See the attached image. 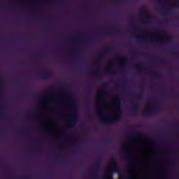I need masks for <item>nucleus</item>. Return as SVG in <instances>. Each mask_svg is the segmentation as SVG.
I'll use <instances>...</instances> for the list:
<instances>
[{"instance_id": "72a5a7b5", "label": "nucleus", "mask_w": 179, "mask_h": 179, "mask_svg": "<svg viewBox=\"0 0 179 179\" xmlns=\"http://www.w3.org/2000/svg\"><path fill=\"white\" fill-rule=\"evenodd\" d=\"M84 41H90V39H89V38H85V39L84 40Z\"/></svg>"}, {"instance_id": "b1692460", "label": "nucleus", "mask_w": 179, "mask_h": 179, "mask_svg": "<svg viewBox=\"0 0 179 179\" xmlns=\"http://www.w3.org/2000/svg\"><path fill=\"white\" fill-rule=\"evenodd\" d=\"M173 52L176 54V55H178V48H175L173 50Z\"/></svg>"}, {"instance_id": "4468645a", "label": "nucleus", "mask_w": 179, "mask_h": 179, "mask_svg": "<svg viewBox=\"0 0 179 179\" xmlns=\"http://www.w3.org/2000/svg\"><path fill=\"white\" fill-rule=\"evenodd\" d=\"M136 99H137L138 101H142V100H143V92L142 91V88H140V92L136 95Z\"/></svg>"}, {"instance_id": "6ab92c4d", "label": "nucleus", "mask_w": 179, "mask_h": 179, "mask_svg": "<svg viewBox=\"0 0 179 179\" xmlns=\"http://www.w3.org/2000/svg\"><path fill=\"white\" fill-rule=\"evenodd\" d=\"M130 136H131V137H134V136H142V133H141L139 131L131 133L130 134Z\"/></svg>"}, {"instance_id": "2eb2a0df", "label": "nucleus", "mask_w": 179, "mask_h": 179, "mask_svg": "<svg viewBox=\"0 0 179 179\" xmlns=\"http://www.w3.org/2000/svg\"><path fill=\"white\" fill-rule=\"evenodd\" d=\"M154 62H156L157 64H166V59L160 57H157L154 59Z\"/></svg>"}, {"instance_id": "423d86ee", "label": "nucleus", "mask_w": 179, "mask_h": 179, "mask_svg": "<svg viewBox=\"0 0 179 179\" xmlns=\"http://www.w3.org/2000/svg\"><path fill=\"white\" fill-rule=\"evenodd\" d=\"M165 43H171V36L170 35H166L164 39H159L155 41L156 45H163Z\"/></svg>"}, {"instance_id": "f704fd0d", "label": "nucleus", "mask_w": 179, "mask_h": 179, "mask_svg": "<svg viewBox=\"0 0 179 179\" xmlns=\"http://www.w3.org/2000/svg\"><path fill=\"white\" fill-rule=\"evenodd\" d=\"M173 129H175V130L178 129V126H177V127H176L173 128Z\"/></svg>"}, {"instance_id": "f03ea898", "label": "nucleus", "mask_w": 179, "mask_h": 179, "mask_svg": "<svg viewBox=\"0 0 179 179\" xmlns=\"http://www.w3.org/2000/svg\"><path fill=\"white\" fill-rule=\"evenodd\" d=\"M78 120V113L76 112V106H75V103H73L71 108V115L68 122L67 125L64 127V129L66 132H68L69 128H73L76 124V121Z\"/></svg>"}, {"instance_id": "4be33fe9", "label": "nucleus", "mask_w": 179, "mask_h": 179, "mask_svg": "<svg viewBox=\"0 0 179 179\" xmlns=\"http://www.w3.org/2000/svg\"><path fill=\"white\" fill-rule=\"evenodd\" d=\"M52 90L51 89H47L43 91V94H50L51 93Z\"/></svg>"}, {"instance_id": "a18cd8bd", "label": "nucleus", "mask_w": 179, "mask_h": 179, "mask_svg": "<svg viewBox=\"0 0 179 179\" xmlns=\"http://www.w3.org/2000/svg\"><path fill=\"white\" fill-rule=\"evenodd\" d=\"M101 178H104L103 177H101Z\"/></svg>"}, {"instance_id": "f257e3e1", "label": "nucleus", "mask_w": 179, "mask_h": 179, "mask_svg": "<svg viewBox=\"0 0 179 179\" xmlns=\"http://www.w3.org/2000/svg\"><path fill=\"white\" fill-rule=\"evenodd\" d=\"M113 103L116 106V109L114 112V118L106 119L101 116L100 117L101 124H104L105 125H111L121 120L122 117V110H121V99H120L118 96H115L113 100Z\"/></svg>"}, {"instance_id": "6e6552de", "label": "nucleus", "mask_w": 179, "mask_h": 179, "mask_svg": "<svg viewBox=\"0 0 179 179\" xmlns=\"http://www.w3.org/2000/svg\"><path fill=\"white\" fill-rule=\"evenodd\" d=\"M141 15L145 16V17L150 18V12L145 6H143V8L140 10Z\"/></svg>"}, {"instance_id": "58836bf2", "label": "nucleus", "mask_w": 179, "mask_h": 179, "mask_svg": "<svg viewBox=\"0 0 179 179\" xmlns=\"http://www.w3.org/2000/svg\"><path fill=\"white\" fill-rule=\"evenodd\" d=\"M22 179H27V177H22Z\"/></svg>"}, {"instance_id": "dca6fc26", "label": "nucleus", "mask_w": 179, "mask_h": 179, "mask_svg": "<svg viewBox=\"0 0 179 179\" xmlns=\"http://www.w3.org/2000/svg\"><path fill=\"white\" fill-rule=\"evenodd\" d=\"M102 96H104V92L103 90L99 91V93L98 94V96L96 97V100L95 101V106L97 107L99 106V103L97 102V100H100V97Z\"/></svg>"}, {"instance_id": "2f4dec72", "label": "nucleus", "mask_w": 179, "mask_h": 179, "mask_svg": "<svg viewBox=\"0 0 179 179\" xmlns=\"http://www.w3.org/2000/svg\"><path fill=\"white\" fill-rule=\"evenodd\" d=\"M5 108V106H0V110H3Z\"/></svg>"}, {"instance_id": "c756f323", "label": "nucleus", "mask_w": 179, "mask_h": 179, "mask_svg": "<svg viewBox=\"0 0 179 179\" xmlns=\"http://www.w3.org/2000/svg\"><path fill=\"white\" fill-rule=\"evenodd\" d=\"M168 73L169 75H173V71H171V69H169Z\"/></svg>"}, {"instance_id": "9d476101", "label": "nucleus", "mask_w": 179, "mask_h": 179, "mask_svg": "<svg viewBox=\"0 0 179 179\" xmlns=\"http://www.w3.org/2000/svg\"><path fill=\"white\" fill-rule=\"evenodd\" d=\"M130 113L133 115H136V114H138V103L132 104L131 108L130 109Z\"/></svg>"}, {"instance_id": "ddd939ff", "label": "nucleus", "mask_w": 179, "mask_h": 179, "mask_svg": "<svg viewBox=\"0 0 179 179\" xmlns=\"http://www.w3.org/2000/svg\"><path fill=\"white\" fill-rule=\"evenodd\" d=\"M135 69L139 72V73H143V64H138L134 66Z\"/></svg>"}, {"instance_id": "f8f14e48", "label": "nucleus", "mask_w": 179, "mask_h": 179, "mask_svg": "<svg viewBox=\"0 0 179 179\" xmlns=\"http://www.w3.org/2000/svg\"><path fill=\"white\" fill-rule=\"evenodd\" d=\"M105 73H109L110 75H117V72L111 70V64H109L105 69Z\"/></svg>"}, {"instance_id": "37998d69", "label": "nucleus", "mask_w": 179, "mask_h": 179, "mask_svg": "<svg viewBox=\"0 0 179 179\" xmlns=\"http://www.w3.org/2000/svg\"><path fill=\"white\" fill-rule=\"evenodd\" d=\"M164 12H167V10H165Z\"/></svg>"}, {"instance_id": "412c9836", "label": "nucleus", "mask_w": 179, "mask_h": 179, "mask_svg": "<svg viewBox=\"0 0 179 179\" xmlns=\"http://www.w3.org/2000/svg\"><path fill=\"white\" fill-rule=\"evenodd\" d=\"M86 108L90 111L92 110L90 107V102L89 101V99L87 100V103H86Z\"/></svg>"}, {"instance_id": "f3484780", "label": "nucleus", "mask_w": 179, "mask_h": 179, "mask_svg": "<svg viewBox=\"0 0 179 179\" xmlns=\"http://www.w3.org/2000/svg\"><path fill=\"white\" fill-rule=\"evenodd\" d=\"M120 64L122 65H127L128 64V59L126 57H120Z\"/></svg>"}, {"instance_id": "1a4fd4ad", "label": "nucleus", "mask_w": 179, "mask_h": 179, "mask_svg": "<svg viewBox=\"0 0 179 179\" xmlns=\"http://www.w3.org/2000/svg\"><path fill=\"white\" fill-rule=\"evenodd\" d=\"M101 34H105V35L120 34V31H117L115 29L106 30V31H102L101 32Z\"/></svg>"}, {"instance_id": "4c0bfd02", "label": "nucleus", "mask_w": 179, "mask_h": 179, "mask_svg": "<svg viewBox=\"0 0 179 179\" xmlns=\"http://www.w3.org/2000/svg\"><path fill=\"white\" fill-rule=\"evenodd\" d=\"M41 101H43V99H39V103H41Z\"/></svg>"}, {"instance_id": "ea45409f", "label": "nucleus", "mask_w": 179, "mask_h": 179, "mask_svg": "<svg viewBox=\"0 0 179 179\" xmlns=\"http://www.w3.org/2000/svg\"><path fill=\"white\" fill-rule=\"evenodd\" d=\"M111 82H112V83H115V81H114V80H112Z\"/></svg>"}, {"instance_id": "473e14b6", "label": "nucleus", "mask_w": 179, "mask_h": 179, "mask_svg": "<svg viewBox=\"0 0 179 179\" xmlns=\"http://www.w3.org/2000/svg\"><path fill=\"white\" fill-rule=\"evenodd\" d=\"M129 19L130 20H134V17L129 16Z\"/></svg>"}, {"instance_id": "9b49d317", "label": "nucleus", "mask_w": 179, "mask_h": 179, "mask_svg": "<svg viewBox=\"0 0 179 179\" xmlns=\"http://www.w3.org/2000/svg\"><path fill=\"white\" fill-rule=\"evenodd\" d=\"M41 79L47 80L51 78V73L50 71H43L40 74Z\"/></svg>"}, {"instance_id": "a19ab883", "label": "nucleus", "mask_w": 179, "mask_h": 179, "mask_svg": "<svg viewBox=\"0 0 179 179\" xmlns=\"http://www.w3.org/2000/svg\"><path fill=\"white\" fill-rule=\"evenodd\" d=\"M29 118H32V116H31V115H29Z\"/></svg>"}, {"instance_id": "7ed1b4c3", "label": "nucleus", "mask_w": 179, "mask_h": 179, "mask_svg": "<svg viewBox=\"0 0 179 179\" xmlns=\"http://www.w3.org/2000/svg\"><path fill=\"white\" fill-rule=\"evenodd\" d=\"M122 149L124 152L122 155V159L125 160L126 162H129V160H131V150H129L127 143H124L122 145Z\"/></svg>"}, {"instance_id": "0eeeda50", "label": "nucleus", "mask_w": 179, "mask_h": 179, "mask_svg": "<svg viewBox=\"0 0 179 179\" xmlns=\"http://www.w3.org/2000/svg\"><path fill=\"white\" fill-rule=\"evenodd\" d=\"M101 162L100 161H97L95 162V166L93 168L92 177L94 179H97V171L100 170V164Z\"/></svg>"}, {"instance_id": "cd10ccee", "label": "nucleus", "mask_w": 179, "mask_h": 179, "mask_svg": "<svg viewBox=\"0 0 179 179\" xmlns=\"http://www.w3.org/2000/svg\"><path fill=\"white\" fill-rule=\"evenodd\" d=\"M92 90H93V89H92L91 87H89L87 88V92H88V93H92Z\"/></svg>"}, {"instance_id": "aec40b11", "label": "nucleus", "mask_w": 179, "mask_h": 179, "mask_svg": "<svg viewBox=\"0 0 179 179\" xmlns=\"http://www.w3.org/2000/svg\"><path fill=\"white\" fill-rule=\"evenodd\" d=\"M138 41H144L145 37L141 36H134Z\"/></svg>"}, {"instance_id": "393cba45", "label": "nucleus", "mask_w": 179, "mask_h": 179, "mask_svg": "<svg viewBox=\"0 0 179 179\" xmlns=\"http://www.w3.org/2000/svg\"><path fill=\"white\" fill-rule=\"evenodd\" d=\"M133 52H134V55H136V56L139 55V52H138V50H134Z\"/></svg>"}, {"instance_id": "c03bdc74", "label": "nucleus", "mask_w": 179, "mask_h": 179, "mask_svg": "<svg viewBox=\"0 0 179 179\" xmlns=\"http://www.w3.org/2000/svg\"><path fill=\"white\" fill-rule=\"evenodd\" d=\"M119 176H121V173H119Z\"/></svg>"}, {"instance_id": "79ce46f5", "label": "nucleus", "mask_w": 179, "mask_h": 179, "mask_svg": "<svg viewBox=\"0 0 179 179\" xmlns=\"http://www.w3.org/2000/svg\"><path fill=\"white\" fill-rule=\"evenodd\" d=\"M55 2V3H57L58 1H54Z\"/></svg>"}, {"instance_id": "a211bd4d", "label": "nucleus", "mask_w": 179, "mask_h": 179, "mask_svg": "<svg viewBox=\"0 0 179 179\" xmlns=\"http://www.w3.org/2000/svg\"><path fill=\"white\" fill-rule=\"evenodd\" d=\"M94 79H100V73H99V71L95 70L94 73Z\"/></svg>"}, {"instance_id": "7c9ffc66", "label": "nucleus", "mask_w": 179, "mask_h": 179, "mask_svg": "<svg viewBox=\"0 0 179 179\" xmlns=\"http://www.w3.org/2000/svg\"><path fill=\"white\" fill-rule=\"evenodd\" d=\"M164 94H159L157 95V97H163Z\"/></svg>"}, {"instance_id": "bb28decb", "label": "nucleus", "mask_w": 179, "mask_h": 179, "mask_svg": "<svg viewBox=\"0 0 179 179\" xmlns=\"http://www.w3.org/2000/svg\"><path fill=\"white\" fill-rule=\"evenodd\" d=\"M171 6H173V8H178V4H177V3H175L173 4H171Z\"/></svg>"}, {"instance_id": "39448f33", "label": "nucleus", "mask_w": 179, "mask_h": 179, "mask_svg": "<svg viewBox=\"0 0 179 179\" xmlns=\"http://www.w3.org/2000/svg\"><path fill=\"white\" fill-rule=\"evenodd\" d=\"M111 52H113V48H107L105 49L103 52L99 55L96 59V64H101V62H103V59H104V55H106V54H111Z\"/></svg>"}, {"instance_id": "c9c22d12", "label": "nucleus", "mask_w": 179, "mask_h": 179, "mask_svg": "<svg viewBox=\"0 0 179 179\" xmlns=\"http://www.w3.org/2000/svg\"><path fill=\"white\" fill-rule=\"evenodd\" d=\"M106 142L107 143H110V142H111V140L110 139H108V140H106Z\"/></svg>"}, {"instance_id": "a878e982", "label": "nucleus", "mask_w": 179, "mask_h": 179, "mask_svg": "<svg viewBox=\"0 0 179 179\" xmlns=\"http://www.w3.org/2000/svg\"><path fill=\"white\" fill-rule=\"evenodd\" d=\"M106 88H107V85L103 84L101 87L102 90H104V89H106Z\"/></svg>"}, {"instance_id": "5701e85b", "label": "nucleus", "mask_w": 179, "mask_h": 179, "mask_svg": "<svg viewBox=\"0 0 179 179\" xmlns=\"http://www.w3.org/2000/svg\"><path fill=\"white\" fill-rule=\"evenodd\" d=\"M154 76H155V78H160V73L155 72L154 73Z\"/></svg>"}, {"instance_id": "20e7f679", "label": "nucleus", "mask_w": 179, "mask_h": 179, "mask_svg": "<svg viewBox=\"0 0 179 179\" xmlns=\"http://www.w3.org/2000/svg\"><path fill=\"white\" fill-rule=\"evenodd\" d=\"M159 113V105H157L155 107L147 109L145 113L142 114L143 117H152V115H155V114H157Z\"/></svg>"}, {"instance_id": "c85d7f7f", "label": "nucleus", "mask_w": 179, "mask_h": 179, "mask_svg": "<svg viewBox=\"0 0 179 179\" xmlns=\"http://www.w3.org/2000/svg\"><path fill=\"white\" fill-rule=\"evenodd\" d=\"M100 108H96V114H99V113H100Z\"/></svg>"}, {"instance_id": "e433bc0d", "label": "nucleus", "mask_w": 179, "mask_h": 179, "mask_svg": "<svg viewBox=\"0 0 179 179\" xmlns=\"http://www.w3.org/2000/svg\"><path fill=\"white\" fill-rule=\"evenodd\" d=\"M27 136H28L29 138H30V133H28V134H27Z\"/></svg>"}, {"instance_id": "49530a36", "label": "nucleus", "mask_w": 179, "mask_h": 179, "mask_svg": "<svg viewBox=\"0 0 179 179\" xmlns=\"http://www.w3.org/2000/svg\"><path fill=\"white\" fill-rule=\"evenodd\" d=\"M0 96H1V92H0Z\"/></svg>"}]
</instances>
